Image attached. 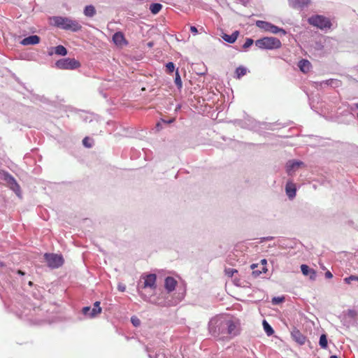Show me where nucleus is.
<instances>
[{"label": "nucleus", "instance_id": "1", "mask_svg": "<svg viewBox=\"0 0 358 358\" xmlns=\"http://www.w3.org/2000/svg\"><path fill=\"white\" fill-rule=\"evenodd\" d=\"M209 331L214 336L231 338L239 334V323L232 320L215 319L209 324Z\"/></svg>", "mask_w": 358, "mask_h": 358}, {"label": "nucleus", "instance_id": "2", "mask_svg": "<svg viewBox=\"0 0 358 358\" xmlns=\"http://www.w3.org/2000/svg\"><path fill=\"white\" fill-rule=\"evenodd\" d=\"M53 21L55 26L65 30H70L76 32L81 30L82 29V25L77 20H72L69 17L59 16L55 17L53 18Z\"/></svg>", "mask_w": 358, "mask_h": 358}, {"label": "nucleus", "instance_id": "3", "mask_svg": "<svg viewBox=\"0 0 358 358\" xmlns=\"http://www.w3.org/2000/svg\"><path fill=\"white\" fill-rule=\"evenodd\" d=\"M255 45L261 49H278L282 46L281 41L275 37H264L255 41Z\"/></svg>", "mask_w": 358, "mask_h": 358}, {"label": "nucleus", "instance_id": "4", "mask_svg": "<svg viewBox=\"0 0 358 358\" xmlns=\"http://www.w3.org/2000/svg\"><path fill=\"white\" fill-rule=\"evenodd\" d=\"M55 66L59 69L73 70L79 68L80 63L75 59L64 58L57 61Z\"/></svg>", "mask_w": 358, "mask_h": 358}, {"label": "nucleus", "instance_id": "5", "mask_svg": "<svg viewBox=\"0 0 358 358\" xmlns=\"http://www.w3.org/2000/svg\"><path fill=\"white\" fill-rule=\"evenodd\" d=\"M308 22L311 25L317 27L321 29L330 28L331 26L330 20L322 15L310 17L308 18Z\"/></svg>", "mask_w": 358, "mask_h": 358}, {"label": "nucleus", "instance_id": "6", "mask_svg": "<svg viewBox=\"0 0 358 358\" xmlns=\"http://www.w3.org/2000/svg\"><path fill=\"white\" fill-rule=\"evenodd\" d=\"M256 25L266 31L272 33V34H278L281 33L282 35H285L287 34L286 31L282 28H280L270 22L258 20L256 22Z\"/></svg>", "mask_w": 358, "mask_h": 358}, {"label": "nucleus", "instance_id": "7", "mask_svg": "<svg viewBox=\"0 0 358 358\" xmlns=\"http://www.w3.org/2000/svg\"><path fill=\"white\" fill-rule=\"evenodd\" d=\"M45 259L48 266L55 268L61 266L64 263V259L61 255L56 254H45Z\"/></svg>", "mask_w": 358, "mask_h": 358}, {"label": "nucleus", "instance_id": "8", "mask_svg": "<svg viewBox=\"0 0 358 358\" xmlns=\"http://www.w3.org/2000/svg\"><path fill=\"white\" fill-rule=\"evenodd\" d=\"M143 281V288H150L155 290L157 287V275L153 273L145 274L141 276Z\"/></svg>", "mask_w": 358, "mask_h": 358}, {"label": "nucleus", "instance_id": "9", "mask_svg": "<svg viewBox=\"0 0 358 358\" xmlns=\"http://www.w3.org/2000/svg\"><path fill=\"white\" fill-rule=\"evenodd\" d=\"M83 313L85 315L89 316L90 317H94L96 316L98 314H100L101 312V308L100 307V302L96 301L94 303V307L91 308L89 306L84 307L82 310Z\"/></svg>", "mask_w": 358, "mask_h": 358}, {"label": "nucleus", "instance_id": "10", "mask_svg": "<svg viewBox=\"0 0 358 358\" xmlns=\"http://www.w3.org/2000/svg\"><path fill=\"white\" fill-rule=\"evenodd\" d=\"M113 41L118 47L127 45L128 41L126 40L124 35L121 31H117L113 36Z\"/></svg>", "mask_w": 358, "mask_h": 358}, {"label": "nucleus", "instance_id": "11", "mask_svg": "<svg viewBox=\"0 0 358 358\" xmlns=\"http://www.w3.org/2000/svg\"><path fill=\"white\" fill-rule=\"evenodd\" d=\"M293 340L299 345H303L306 343V336L296 328H294L291 332Z\"/></svg>", "mask_w": 358, "mask_h": 358}, {"label": "nucleus", "instance_id": "12", "mask_svg": "<svg viewBox=\"0 0 358 358\" xmlns=\"http://www.w3.org/2000/svg\"><path fill=\"white\" fill-rule=\"evenodd\" d=\"M310 0H289V6L295 9H302L309 5Z\"/></svg>", "mask_w": 358, "mask_h": 358}, {"label": "nucleus", "instance_id": "13", "mask_svg": "<svg viewBox=\"0 0 358 358\" xmlns=\"http://www.w3.org/2000/svg\"><path fill=\"white\" fill-rule=\"evenodd\" d=\"M40 42V37L37 35H32L24 38L20 42L22 45H36Z\"/></svg>", "mask_w": 358, "mask_h": 358}, {"label": "nucleus", "instance_id": "14", "mask_svg": "<svg viewBox=\"0 0 358 358\" xmlns=\"http://www.w3.org/2000/svg\"><path fill=\"white\" fill-rule=\"evenodd\" d=\"M177 285V281L173 277H167L165 279L164 286L166 289L169 292H173Z\"/></svg>", "mask_w": 358, "mask_h": 358}, {"label": "nucleus", "instance_id": "15", "mask_svg": "<svg viewBox=\"0 0 358 358\" xmlns=\"http://www.w3.org/2000/svg\"><path fill=\"white\" fill-rule=\"evenodd\" d=\"M298 66L303 73H307L310 71L312 65L308 60L303 59L299 62Z\"/></svg>", "mask_w": 358, "mask_h": 358}, {"label": "nucleus", "instance_id": "16", "mask_svg": "<svg viewBox=\"0 0 358 358\" xmlns=\"http://www.w3.org/2000/svg\"><path fill=\"white\" fill-rule=\"evenodd\" d=\"M301 270L302 273L304 275H310V278L313 280H315L316 278V272L315 270L311 269L308 267V266L306 264H302L301 266Z\"/></svg>", "mask_w": 358, "mask_h": 358}, {"label": "nucleus", "instance_id": "17", "mask_svg": "<svg viewBox=\"0 0 358 358\" xmlns=\"http://www.w3.org/2000/svg\"><path fill=\"white\" fill-rule=\"evenodd\" d=\"M303 165V163L302 162L299 161H289L287 163V171L289 175L292 174V171L294 169L299 168L300 166Z\"/></svg>", "mask_w": 358, "mask_h": 358}, {"label": "nucleus", "instance_id": "18", "mask_svg": "<svg viewBox=\"0 0 358 358\" xmlns=\"http://www.w3.org/2000/svg\"><path fill=\"white\" fill-rule=\"evenodd\" d=\"M285 190L287 196L292 199L296 195V187L295 185L292 182H288L285 187Z\"/></svg>", "mask_w": 358, "mask_h": 358}, {"label": "nucleus", "instance_id": "19", "mask_svg": "<svg viewBox=\"0 0 358 358\" xmlns=\"http://www.w3.org/2000/svg\"><path fill=\"white\" fill-rule=\"evenodd\" d=\"M239 32L238 31H235L234 33H232L231 35L223 34L222 36V38L227 43H234L238 36Z\"/></svg>", "mask_w": 358, "mask_h": 358}, {"label": "nucleus", "instance_id": "20", "mask_svg": "<svg viewBox=\"0 0 358 358\" xmlns=\"http://www.w3.org/2000/svg\"><path fill=\"white\" fill-rule=\"evenodd\" d=\"M84 14L87 17H93L96 14V10L94 6L92 5L85 6L84 9Z\"/></svg>", "mask_w": 358, "mask_h": 358}, {"label": "nucleus", "instance_id": "21", "mask_svg": "<svg viewBox=\"0 0 358 358\" xmlns=\"http://www.w3.org/2000/svg\"><path fill=\"white\" fill-rule=\"evenodd\" d=\"M162 5L159 3H154L150 6V10L154 15L157 14L162 10Z\"/></svg>", "mask_w": 358, "mask_h": 358}, {"label": "nucleus", "instance_id": "22", "mask_svg": "<svg viewBox=\"0 0 358 358\" xmlns=\"http://www.w3.org/2000/svg\"><path fill=\"white\" fill-rule=\"evenodd\" d=\"M55 53L58 55L65 56L67 55V50L63 45H57L55 48Z\"/></svg>", "mask_w": 358, "mask_h": 358}, {"label": "nucleus", "instance_id": "23", "mask_svg": "<svg viewBox=\"0 0 358 358\" xmlns=\"http://www.w3.org/2000/svg\"><path fill=\"white\" fill-rule=\"evenodd\" d=\"M263 327L265 332L268 336H271L274 333L273 328L266 320L263 321Z\"/></svg>", "mask_w": 358, "mask_h": 358}, {"label": "nucleus", "instance_id": "24", "mask_svg": "<svg viewBox=\"0 0 358 358\" xmlns=\"http://www.w3.org/2000/svg\"><path fill=\"white\" fill-rule=\"evenodd\" d=\"M319 343L322 348L325 349L327 348L328 342H327V336L325 334L321 335V336L320 338Z\"/></svg>", "mask_w": 358, "mask_h": 358}, {"label": "nucleus", "instance_id": "25", "mask_svg": "<svg viewBox=\"0 0 358 358\" xmlns=\"http://www.w3.org/2000/svg\"><path fill=\"white\" fill-rule=\"evenodd\" d=\"M247 69L245 67L239 66L236 70L237 78H240L246 74Z\"/></svg>", "mask_w": 358, "mask_h": 358}, {"label": "nucleus", "instance_id": "26", "mask_svg": "<svg viewBox=\"0 0 358 358\" xmlns=\"http://www.w3.org/2000/svg\"><path fill=\"white\" fill-rule=\"evenodd\" d=\"M175 83L178 89H180L182 86V83L178 70L176 72Z\"/></svg>", "mask_w": 358, "mask_h": 358}, {"label": "nucleus", "instance_id": "27", "mask_svg": "<svg viewBox=\"0 0 358 358\" xmlns=\"http://www.w3.org/2000/svg\"><path fill=\"white\" fill-rule=\"evenodd\" d=\"M225 274L229 277H232L234 273H236L238 271L235 268H229L225 269Z\"/></svg>", "mask_w": 358, "mask_h": 358}, {"label": "nucleus", "instance_id": "28", "mask_svg": "<svg viewBox=\"0 0 358 358\" xmlns=\"http://www.w3.org/2000/svg\"><path fill=\"white\" fill-rule=\"evenodd\" d=\"M166 71L169 73H173L175 69V65L173 62H169L166 65Z\"/></svg>", "mask_w": 358, "mask_h": 358}, {"label": "nucleus", "instance_id": "29", "mask_svg": "<svg viewBox=\"0 0 358 358\" xmlns=\"http://www.w3.org/2000/svg\"><path fill=\"white\" fill-rule=\"evenodd\" d=\"M352 280H356L358 282V276H356V275H350L348 278H345L344 279V281L347 283V284H350L351 283V281Z\"/></svg>", "mask_w": 358, "mask_h": 358}, {"label": "nucleus", "instance_id": "30", "mask_svg": "<svg viewBox=\"0 0 358 358\" xmlns=\"http://www.w3.org/2000/svg\"><path fill=\"white\" fill-rule=\"evenodd\" d=\"M254 43V41L252 38H246L245 43L243 45V48L244 49H247L250 47Z\"/></svg>", "mask_w": 358, "mask_h": 358}, {"label": "nucleus", "instance_id": "31", "mask_svg": "<svg viewBox=\"0 0 358 358\" xmlns=\"http://www.w3.org/2000/svg\"><path fill=\"white\" fill-rule=\"evenodd\" d=\"M131 320L132 324L135 327H138L141 324L140 320L138 318L136 317H131Z\"/></svg>", "mask_w": 358, "mask_h": 358}, {"label": "nucleus", "instance_id": "32", "mask_svg": "<svg viewBox=\"0 0 358 358\" xmlns=\"http://www.w3.org/2000/svg\"><path fill=\"white\" fill-rule=\"evenodd\" d=\"M348 315L349 317H350L354 318V317H355L357 315V311H356V310H349L348 311Z\"/></svg>", "mask_w": 358, "mask_h": 358}, {"label": "nucleus", "instance_id": "33", "mask_svg": "<svg viewBox=\"0 0 358 358\" xmlns=\"http://www.w3.org/2000/svg\"><path fill=\"white\" fill-rule=\"evenodd\" d=\"M282 301H283V298H280V297H274L272 299V302L273 304H278V303L282 302Z\"/></svg>", "mask_w": 358, "mask_h": 358}, {"label": "nucleus", "instance_id": "34", "mask_svg": "<svg viewBox=\"0 0 358 358\" xmlns=\"http://www.w3.org/2000/svg\"><path fill=\"white\" fill-rule=\"evenodd\" d=\"M89 141V138L88 137H85L83 140V145L87 147V148H90L92 145L91 144H90L88 143Z\"/></svg>", "mask_w": 358, "mask_h": 358}, {"label": "nucleus", "instance_id": "35", "mask_svg": "<svg viewBox=\"0 0 358 358\" xmlns=\"http://www.w3.org/2000/svg\"><path fill=\"white\" fill-rule=\"evenodd\" d=\"M261 263L264 266V267L262 268L263 272L265 273L267 271V269L265 268V265L266 264L267 262L266 259H264L261 260Z\"/></svg>", "mask_w": 358, "mask_h": 358}, {"label": "nucleus", "instance_id": "36", "mask_svg": "<svg viewBox=\"0 0 358 358\" xmlns=\"http://www.w3.org/2000/svg\"><path fill=\"white\" fill-rule=\"evenodd\" d=\"M190 31H191V32H192V33H193L194 34H197V33H198V30H197L196 27H194V26H191V27H190Z\"/></svg>", "mask_w": 358, "mask_h": 358}, {"label": "nucleus", "instance_id": "37", "mask_svg": "<svg viewBox=\"0 0 358 358\" xmlns=\"http://www.w3.org/2000/svg\"><path fill=\"white\" fill-rule=\"evenodd\" d=\"M325 277L328 279H331L333 278V275L332 273L329 271H327L326 273H325Z\"/></svg>", "mask_w": 358, "mask_h": 358}, {"label": "nucleus", "instance_id": "38", "mask_svg": "<svg viewBox=\"0 0 358 358\" xmlns=\"http://www.w3.org/2000/svg\"><path fill=\"white\" fill-rule=\"evenodd\" d=\"M117 288L120 292H124L125 290V286L122 285H119Z\"/></svg>", "mask_w": 358, "mask_h": 358}, {"label": "nucleus", "instance_id": "39", "mask_svg": "<svg viewBox=\"0 0 358 358\" xmlns=\"http://www.w3.org/2000/svg\"><path fill=\"white\" fill-rule=\"evenodd\" d=\"M17 273L22 275H24V273L20 270H18Z\"/></svg>", "mask_w": 358, "mask_h": 358}, {"label": "nucleus", "instance_id": "40", "mask_svg": "<svg viewBox=\"0 0 358 358\" xmlns=\"http://www.w3.org/2000/svg\"><path fill=\"white\" fill-rule=\"evenodd\" d=\"M257 266V264H253L251 265V268L255 269Z\"/></svg>", "mask_w": 358, "mask_h": 358}, {"label": "nucleus", "instance_id": "41", "mask_svg": "<svg viewBox=\"0 0 358 358\" xmlns=\"http://www.w3.org/2000/svg\"><path fill=\"white\" fill-rule=\"evenodd\" d=\"M330 358H338V357H337V356H336V355H331V356L330 357Z\"/></svg>", "mask_w": 358, "mask_h": 358}, {"label": "nucleus", "instance_id": "42", "mask_svg": "<svg viewBox=\"0 0 358 358\" xmlns=\"http://www.w3.org/2000/svg\"><path fill=\"white\" fill-rule=\"evenodd\" d=\"M157 127H160V123H157Z\"/></svg>", "mask_w": 358, "mask_h": 358}, {"label": "nucleus", "instance_id": "43", "mask_svg": "<svg viewBox=\"0 0 358 358\" xmlns=\"http://www.w3.org/2000/svg\"><path fill=\"white\" fill-rule=\"evenodd\" d=\"M355 106L358 109V103L355 104Z\"/></svg>", "mask_w": 358, "mask_h": 358}, {"label": "nucleus", "instance_id": "44", "mask_svg": "<svg viewBox=\"0 0 358 358\" xmlns=\"http://www.w3.org/2000/svg\"><path fill=\"white\" fill-rule=\"evenodd\" d=\"M357 117H358V115H357Z\"/></svg>", "mask_w": 358, "mask_h": 358}]
</instances>
